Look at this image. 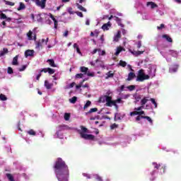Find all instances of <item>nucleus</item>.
Returning a JSON list of instances; mask_svg holds the SVG:
<instances>
[{"label":"nucleus","mask_w":181,"mask_h":181,"mask_svg":"<svg viewBox=\"0 0 181 181\" xmlns=\"http://www.w3.org/2000/svg\"><path fill=\"white\" fill-rule=\"evenodd\" d=\"M54 172L58 181H69L70 171L63 159L57 158L54 165Z\"/></svg>","instance_id":"obj_1"},{"label":"nucleus","mask_w":181,"mask_h":181,"mask_svg":"<svg viewBox=\"0 0 181 181\" xmlns=\"http://www.w3.org/2000/svg\"><path fill=\"white\" fill-rule=\"evenodd\" d=\"M156 73V66L149 65L148 69V74H145V71H144V69H140L138 71L136 81H139L142 83L143 81H145V80H149L151 77H155Z\"/></svg>","instance_id":"obj_2"},{"label":"nucleus","mask_w":181,"mask_h":181,"mask_svg":"<svg viewBox=\"0 0 181 181\" xmlns=\"http://www.w3.org/2000/svg\"><path fill=\"white\" fill-rule=\"evenodd\" d=\"M87 128L81 126V129L78 131V134L81 135V138L83 139H86L88 141H94V136L92 134H87Z\"/></svg>","instance_id":"obj_3"},{"label":"nucleus","mask_w":181,"mask_h":181,"mask_svg":"<svg viewBox=\"0 0 181 181\" xmlns=\"http://www.w3.org/2000/svg\"><path fill=\"white\" fill-rule=\"evenodd\" d=\"M45 23L47 25H52V23H53V22H54V28L55 30L57 29L59 22L57 21L56 18H54L53 14L46 13V14H45ZM52 21H53V22Z\"/></svg>","instance_id":"obj_4"},{"label":"nucleus","mask_w":181,"mask_h":181,"mask_svg":"<svg viewBox=\"0 0 181 181\" xmlns=\"http://www.w3.org/2000/svg\"><path fill=\"white\" fill-rule=\"evenodd\" d=\"M111 100H112V96H107L105 95L100 98L99 101L100 103H106V107H111V105L112 104Z\"/></svg>","instance_id":"obj_5"},{"label":"nucleus","mask_w":181,"mask_h":181,"mask_svg":"<svg viewBox=\"0 0 181 181\" xmlns=\"http://www.w3.org/2000/svg\"><path fill=\"white\" fill-rule=\"evenodd\" d=\"M49 42V38H42V40H40L38 41H35V49L37 50H40V47H42L43 45H47V42Z\"/></svg>","instance_id":"obj_6"},{"label":"nucleus","mask_w":181,"mask_h":181,"mask_svg":"<svg viewBox=\"0 0 181 181\" xmlns=\"http://www.w3.org/2000/svg\"><path fill=\"white\" fill-rule=\"evenodd\" d=\"M64 128H66V126H59L55 135H54V138H59V139H63V131H64Z\"/></svg>","instance_id":"obj_7"},{"label":"nucleus","mask_w":181,"mask_h":181,"mask_svg":"<svg viewBox=\"0 0 181 181\" xmlns=\"http://www.w3.org/2000/svg\"><path fill=\"white\" fill-rule=\"evenodd\" d=\"M143 108H144V106H142V105L139 107H135L134 108V111L130 112L131 117H132L134 115H145V112L141 110Z\"/></svg>","instance_id":"obj_8"},{"label":"nucleus","mask_w":181,"mask_h":181,"mask_svg":"<svg viewBox=\"0 0 181 181\" xmlns=\"http://www.w3.org/2000/svg\"><path fill=\"white\" fill-rule=\"evenodd\" d=\"M152 165L154 168V170L152 171V173H151V175L153 177L150 178L151 180H155V177H153V176H155V175H156V172L158 170V169H159V168H160V164H158L157 163H152Z\"/></svg>","instance_id":"obj_9"},{"label":"nucleus","mask_w":181,"mask_h":181,"mask_svg":"<svg viewBox=\"0 0 181 181\" xmlns=\"http://www.w3.org/2000/svg\"><path fill=\"white\" fill-rule=\"evenodd\" d=\"M35 3L37 6H39L41 9H45L46 6V1L47 0H32Z\"/></svg>","instance_id":"obj_10"},{"label":"nucleus","mask_w":181,"mask_h":181,"mask_svg":"<svg viewBox=\"0 0 181 181\" xmlns=\"http://www.w3.org/2000/svg\"><path fill=\"white\" fill-rule=\"evenodd\" d=\"M111 102H112V105L111 107H115V108L117 110H118V105L117 104H122V103H124L122 101V100H121V98H118L117 100H113L112 99H111Z\"/></svg>","instance_id":"obj_11"},{"label":"nucleus","mask_w":181,"mask_h":181,"mask_svg":"<svg viewBox=\"0 0 181 181\" xmlns=\"http://www.w3.org/2000/svg\"><path fill=\"white\" fill-rule=\"evenodd\" d=\"M142 97L143 95L139 93H134L133 95V100H134L135 104H136V103H139V101L141 102V100H142Z\"/></svg>","instance_id":"obj_12"},{"label":"nucleus","mask_w":181,"mask_h":181,"mask_svg":"<svg viewBox=\"0 0 181 181\" xmlns=\"http://www.w3.org/2000/svg\"><path fill=\"white\" fill-rule=\"evenodd\" d=\"M129 52L132 53V54H133V56H135L136 57L138 56H140V54H144V53L145 52V49H144L143 51H136V50H132V49H129Z\"/></svg>","instance_id":"obj_13"},{"label":"nucleus","mask_w":181,"mask_h":181,"mask_svg":"<svg viewBox=\"0 0 181 181\" xmlns=\"http://www.w3.org/2000/svg\"><path fill=\"white\" fill-rule=\"evenodd\" d=\"M27 37L28 40H36V34L35 33L30 30L27 34Z\"/></svg>","instance_id":"obj_14"},{"label":"nucleus","mask_w":181,"mask_h":181,"mask_svg":"<svg viewBox=\"0 0 181 181\" xmlns=\"http://www.w3.org/2000/svg\"><path fill=\"white\" fill-rule=\"evenodd\" d=\"M148 101H151V98H149L148 96H146V97L143 96L140 101V104L144 107L145 104L148 103Z\"/></svg>","instance_id":"obj_15"},{"label":"nucleus","mask_w":181,"mask_h":181,"mask_svg":"<svg viewBox=\"0 0 181 181\" xmlns=\"http://www.w3.org/2000/svg\"><path fill=\"white\" fill-rule=\"evenodd\" d=\"M146 7L150 8V9H155V8H158V5L153 1H148L146 3Z\"/></svg>","instance_id":"obj_16"},{"label":"nucleus","mask_w":181,"mask_h":181,"mask_svg":"<svg viewBox=\"0 0 181 181\" xmlns=\"http://www.w3.org/2000/svg\"><path fill=\"white\" fill-rule=\"evenodd\" d=\"M35 53L34 50L28 49L25 52V57H32Z\"/></svg>","instance_id":"obj_17"},{"label":"nucleus","mask_w":181,"mask_h":181,"mask_svg":"<svg viewBox=\"0 0 181 181\" xmlns=\"http://www.w3.org/2000/svg\"><path fill=\"white\" fill-rule=\"evenodd\" d=\"M110 28H111V22H107V23L103 24L102 26L103 30H110Z\"/></svg>","instance_id":"obj_18"},{"label":"nucleus","mask_w":181,"mask_h":181,"mask_svg":"<svg viewBox=\"0 0 181 181\" xmlns=\"http://www.w3.org/2000/svg\"><path fill=\"white\" fill-rule=\"evenodd\" d=\"M136 75H135V73L134 72H129V74H128V77L127 78V81H131L132 80H134V78H135Z\"/></svg>","instance_id":"obj_19"},{"label":"nucleus","mask_w":181,"mask_h":181,"mask_svg":"<svg viewBox=\"0 0 181 181\" xmlns=\"http://www.w3.org/2000/svg\"><path fill=\"white\" fill-rule=\"evenodd\" d=\"M120 38H121V31L118 30L117 34L115 35L113 37V41L118 42V40H119Z\"/></svg>","instance_id":"obj_20"},{"label":"nucleus","mask_w":181,"mask_h":181,"mask_svg":"<svg viewBox=\"0 0 181 181\" xmlns=\"http://www.w3.org/2000/svg\"><path fill=\"white\" fill-rule=\"evenodd\" d=\"M178 67H179L178 64L173 65L169 69L170 73H176V71H177Z\"/></svg>","instance_id":"obj_21"},{"label":"nucleus","mask_w":181,"mask_h":181,"mask_svg":"<svg viewBox=\"0 0 181 181\" xmlns=\"http://www.w3.org/2000/svg\"><path fill=\"white\" fill-rule=\"evenodd\" d=\"M168 54H170L171 56H173V57H177V56H179V52L175 50H169Z\"/></svg>","instance_id":"obj_22"},{"label":"nucleus","mask_w":181,"mask_h":181,"mask_svg":"<svg viewBox=\"0 0 181 181\" xmlns=\"http://www.w3.org/2000/svg\"><path fill=\"white\" fill-rule=\"evenodd\" d=\"M163 39L165 40L166 42H168L169 43H172L173 40L170 36L168 35H163L162 36Z\"/></svg>","instance_id":"obj_23"},{"label":"nucleus","mask_w":181,"mask_h":181,"mask_svg":"<svg viewBox=\"0 0 181 181\" xmlns=\"http://www.w3.org/2000/svg\"><path fill=\"white\" fill-rule=\"evenodd\" d=\"M114 19H115V21H116V22L119 26H120L121 28H124V24H122V23H121V18H119L117 16H115Z\"/></svg>","instance_id":"obj_24"},{"label":"nucleus","mask_w":181,"mask_h":181,"mask_svg":"<svg viewBox=\"0 0 181 181\" xmlns=\"http://www.w3.org/2000/svg\"><path fill=\"white\" fill-rule=\"evenodd\" d=\"M45 87H46V88L47 90H50V88H52L53 87V83H49V81H45Z\"/></svg>","instance_id":"obj_25"},{"label":"nucleus","mask_w":181,"mask_h":181,"mask_svg":"<svg viewBox=\"0 0 181 181\" xmlns=\"http://www.w3.org/2000/svg\"><path fill=\"white\" fill-rule=\"evenodd\" d=\"M8 48H4L0 51V57H3V56H5L6 53H8Z\"/></svg>","instance_id":"obj_26"},{"label":"nucleus","mask_w":181,"mask_h":181,"mask_svg":"<svg viewBox=\"0 0 181 181\" xmlns=\"http://www.w3.org/2000/svg\"><path fill=\"white\" fill-rule=\"evenodd\" d=\"M74 49H76V52L78 54L83 56V54L81 53V51H80V48L78 47V45H77V43L74 44Z\"/></svg>","instance_id":"obj_27"},{"label":"nucleus","mask_w":181,"mask_h":181,"mask_svg":"<svg viewBox=\"0 0 181 181\" xmlns=\"http://www.w3.org/2000/svg\"><path fill=\"white\" fill-rule=\"evenodd\" d=\"M122 50H124V48L122 47H118L116 49V52L115 53V56H118V54H119V53L121 52H122Z\"/></svg>","instance_id":"obj_28"},{"label":"nucleus","mask_w":181,"mask_h":181,"mask_svg":"<svg viewBox=\"0 0 181 181\" xmlns=\"http://www.w3.org/2000/svg\"><path fill=\"white\" fill-rule=\"evenodd\" d=\"M47 63H49V66H51V67H57L56 64H54V60L53 59H48L47 61Z\"/></svg>","instance_id":"obj_29"},{"label":"nucleus","mask_w":181,"mask_h":181,"mask_svg":"<svg viewBox=\"0 0 181 181\" xmlns=\"http://www.w3.org/2000/svg\"><path fill=\"white\" fill-rule=\"evenodd\" d=\"M80 71H81V73H84V74H87V72L88 71V68L86 66H81Z\"/></svg>","instance_id":"obj_30"},{"label":"nucleus","mask_w":181,"mask_h":181,"mask_svg":"<svg viewBox=\"0 0 181 181\" xmlns=\"http://www.w3.org/2000/svg\"><path fill=\"white\" fill-rule=\"evenodd\" d=\"M144 119H147L151 125H153V120L149 116H144L142 117Z\"/></svg>","instance_id":"obj_31"},{"label":"nucleus","mask_w":181,"mask_h":181,"mask_svg":"<svg viewBox=\"0 0 181 181\" xmlns=\"http://www.w3.org/2000/svg\"><path fill=\"white\" fill-rule=\"evenodd\" d=\"M76 6L79 11H82L83 12H87V9H86L83 6L80 5L78 3H76Z\"/></svg>","instance_id":"obj_32"},{"label":"nucleus","mask_w":181,"mask_h":181,"mask_svg":"<svg viewBox=\"0 0 181 181\" xmlns=\"http://www.w3.org/2000/svg\"><path fill=\"white\" fill-rule=\"evenodd\" d=\"M93 177L98 181H103V177H101L98 174H93Z\"/></svg>","instance_id":"obj_33"},{"label":"nucleus","mask_w":181,"mask_h":181,"mask_svg":"<svg viewBox=\"0 0 181 181\" xmlns=\"http://www.w3.org/2000/svg\"><path fill=\"white\" fill-rule=\"evenodd\" d=\"M49 68H44L42 69H38L36 71L37 73H48Z\"/></svg>","instance_id":"obj_34"},{"label":"nucleus","mask_w":181,"mask_h":181,"mask_svg":"<svg viewBox=\"0 0 181 181\" xmlns=\"http://www.w3.org/2000/svg\"><path fill=\"white\" fill-rule=\"evenodd\" d=\"M25 8H26V6H25L23 3L20 2V6L17 9L18 11H23V9H25Z\"/></svg>","instance_id":"obj_35"},{"label":"nucleus","mask_w":181,"mask_h":181,"mask_svg":"<svg viewBox=\"0 0 181 181\" xmlns=\"http://www.w3.org/2000/svg\"><path fill=\"white\" fill-rule=\"evenodd\" d=\"M122 118V116H121V114L119 113H116L115 115V121H119Z\"/></svg>","instance_id":"obj_36"},{"label":"nucleus","mask_w":181,"mask_h":181,"mask_svg":"<svg viewBox=\"0 0 181 181\" xmlns=\"http://www.w3.org/2000/svg\"><path fill=\"white\" fill-rule=\"evenodd\" d=\"M18 56L16 55V56L13 59V62H12L13 66H18Z\"/></svg>","instance_id":"obj_37"},{"label":"nucleus","mask_w":181,"mask_h":181,"mask_svg":"<svg viewBox=\"0 0 181 181\" xmlns=\"http://www.w3.org/2000/svg\"><path fill=\"white\" fill-rule=\"evenodd\" d=\"M74 86H76V83L73 82V83H70L69 85H66L65 86V89L66 90H69V88H73V87H74Z\"/></svg>","instance_id":"obj_38"},{"label":"nucleus","mask_w":181,"mask_h":181,"mask_svg":"<svg viewBox=\"0 0 181 181\" xmlns=\"http://www.w3.org/2000/svg\"><path fill=\"white\" fill-rule=\"evenodd\" d=\"M77 101V97L74 96L73 98L69 99V103H71V104H76V102Z\"/></svg>","instance_id":"obj_39"},{"label":"nucleus","mask_w":181,"mask_h":181,"mask_svg":"<svg viewBox=\"0 0 181 181\" xmlns=\"http://www.w3.org/2000/svg\"><path fill=\"white\" fill-rule=\"evenodd\" d=\"M106 76H107L105 77L106 79L111 78L114 77V74L111 73V71H109L106 74Z\"/></svg>","instance_id":"obj_40"},{"label":"nucleus","mask_w":181,"mask_h":181,"mask_svg":"<svg viewBox=\"0 0 181 181\" xmlns=\"http://www.w3.org/2000/svg\"><path fill=\"white\" fill-rule=\"evenodd\" d=\"M97 107L91 108L88 112H86V115H88V114H91L92 112H97Z\"/></svg>","instance_id":"obj_41"},{"label":"nucleus","mask_w":181,"mask_h":181,"mask_svg":"<svg viewBox=\"0 0 181 181\" xmlns=\"http://www.w3.org/2000/svg\"><path fill=\"white\" fill-rule=\"evenodd\" d=\"M98 55L99 56H105V51L101 50V49H98Z\"/></svg>","instance_id":"obj_42"},{"label":"nucleus","mask_w":181,"mask_h":181,"mask_svg":"<svg viewBox=\"0 0 181 181\" xmlns=\"http://www.w3.org/2000/svg\"><path fill=\"white\" fill-rule=\"evenodd\" d=\"M27 134H28V135H33V136H35V135H36V132H35L33 129H30L27 132Z\"/></svg>","instance_id":"obj_43"},{"label":"nucleus","mask_w":181,"mask_h":181,"mask_svg":"<svg viewBox=\"0 0 181 181\" xmlns=\"http://www.w3.org/2000/svg\"><path fill=\"white\" fill-rule=\"evenodd\" d=\"M150 101H151V103L153 104L154 108H158V103H156V101L155 100V99H153V98H150Z\"/></svg>","instance_id":"obj_44"},{"label":"nucleus","mask_w":181,"mask_h":181,"mask_svg":"<svg viewBox=\"0 0 181 181\" xmlns=\"http://www.w3.org/2000/svg\"><path fill=\"white\" fill-rule=\"evenodd\" d=\"M90 105H91V101L88 100L86 102V103L85 104L83 109L86 110V108H88V107H90Z\"/></svg>","instance_id":"obj_45"},{"label":"nucleus","mask_w":181,"mask_h":181,"mask_svg":"<svg viewBox=\"0 0 181 181\" xmlns=\"http://www.w3.org/2000/svg\"><path fill=\"white\" fill-rule=\"evenodd\" d=\"M127 88L129 91H134V90H135V86L131 85L127 86Z\"/></svg>","instance_id":"obj_46"},{"label":"nucleus","mask_w":181,"mask_h":181,"mask_svg":"<svg viewBox=\"0 0 181 181\" xmlns=\"http://www.w3.org/2000/svg\"><path fill=\"white\" fill-rule=\"evenodd\" d=\"M4 3L6 4V5H8L9 6H15V3L13 2H11V1H4Z\"/></svg>","instance_id":"obj_47"},{"label":"nucleus","mask_w":181,"mask_h":181,"mask_svg":"<svg viewBox=\"0 0 181 181\" xmlns=\"http://www.w3.org/2000/svg\"><path fill=\"white\" fill-rule=\"evenodd\" d=\"M119 66H121L122 67H125L127 66V63L122 60H120L119 62Z\"/></svg>","instance_id":"obj_48"},{"label":"nucleus","mask_w":181,"mask_h":181,"mask_svg":"<svg viewBox=\"0 0 181 181\" xmlns=\"http://www.w3.org/2000/svg\"><path fill=\"white\" fill-rule=\"evenodd\" d=\"M64 118L65 121H69V119H70V114L65 113Z\"/></svg>","instance_id":"obj_49"},{"label":"nucleus","mask_w":181,"mask_h":181,"mask_svg":"<svg viewBox=\"0 0 181 181\" xmlns=\"http://www.w3.org/2000/svg\"><path fill=\"white\" fill-rule=\"evenodd\" d=\"M0 100H1V101H6V100H7L6 96L4 94H1Z\"/></svg>","instance_id":"obj_50"},{"label":"nucleus","mask_w":181,"mask_h":181,"mask_svg":"<svg viewBox=\"0 0 181 181\" xmlns=\"http://www.w3.org/2000/svg\"><path fill=\"white\" fill-rule=\"evenodd\" d=\"M6 176L9 181H15V180H13V176H12V175L7 174Z\"/></svg>","instance_id":"obj_51"},{"label":"nucleus","mask_w":181,"mask_h":181,"mask_svg":"<svg viewBox=\"0 0 181 181\" xmlns=\"http://www.w3.org/2000/svg\"><path fill=\"white\" fill-rule=\"evenodd\" d=\"M67 11L70 15H74V11H73V8L71 7H69L67 8Z\"/></svg>","instance_id":"obj_52"},{"label":"nucleus","mask_w":181,"mask_h":181,"mask_svg":"<svg viewBox=\"0 0 181 181\" xmlns=\"http://www.w3.org/2000/svg\"><path fill=\"white\" fill-rule=\"evenodd\" d=\"M36 76V80H39L42 76V72H36L35 74Z\"/></svg>","instance_id":"obj_53"},{"label":"nucleus","mask_w":181,"mask_h":181,"mask_svg":"<svg viewBox=\"0 0 181 181\" xmlns=\"http://www.w3.org/2000/svg\"><path fill=\"white\" fill-rule=\"evenodd\" d=\"M26 67H28V65H23L21 68L18 69L19 71H25L26 70Z\"/></svg>","instance_id":"obj_54"},{"label":"nucleus","mask_w":181,"mask_h":181,"mask_svg":"<svg viewBox=\"0 0 181 181\" xmlns=\"http://www.w3.org/2000/svg\"><path fill=\"white\" fill-rule=\"evenodd\" d=\"M137 49H141L142 46V41L139 40L136 42Z\"/></svg>","instance_id":"obj_55"},{"label":"nucleus","mask_w":181,"mask_h":181,"mask_svg":"<svg viewBox=\"0 0 181 181\" xmlns=\"http://www.w3.org/2000/svg\"><path fill=\"white\" fill-rule=\"evenodd\" d=\"M87 76H88L89 77H94V73L93 72H90V71L88 70V71L86 72Z\"/></svg>","instance_id":"obj_56"},{"label":"nucleus","mask_w":181,"mask_h":181,"mask_svg":"<svg viewBox=\"0 0 181 181\" xmlns=\"http://www.w3.org/2000/svg\"><path fill=\"white\" fill-rule=\"evenodd\" d=\"M55 71H56L54 69H52L50 68H48V73H49V74H54Z\"/></svg>","instance_id":"obj_57"},{"label":"nucleus","mask_w":181,"mask_h":181,"mask_svg":"<svg viewBox=\"0 0 181 181\" xmlns=\"http://www.w3.org/2000/svg\"><path fill=\"white\" fill-rule=\"evenodd\" d=\"M7 73H8V74H12V73H13V69H12V68L9 66V67L8 68Z\"/></svg>","instance_id":"obj_58"},{"label":"nucleus","mask_w":181,"mask_h":181,"mask_svg":"<svg viewBox=\"0 0 181 181\" xmlns=\"http://www.w3.org/2000/svg\"><path fill=\"white\" fill-rule=\"evenodd\" d=\"M83 76H84V74H78L76 75V78H83Z\"/></svg>","instance_id":"obj_59"},{"label":"nucleus","mask_w":181,"mask_h":181,"mask_svg":"<svg viewBox=\"0 0 181 181\" xmlns=\"http://www.w3.org/2000/svg\"><path fill=\"white\" fill-rule=\"evenodd\" d=\"M105 95H107V97H112L111 95H112V91L110 90H107Z\"/></svg>","instance_id":"obj_60"},{"label":"nucleus","mask_w":181,"mask_h":181,"mask_svg":"<svg viewBox=\"0 0 181 181\" xmlns=\"http://www.w3.org/2000/svg\"><path fill=\"white\" fill-rule=\"evenodd\" d=\"M165 28V24H160V26L157 27L158 30H162Z\"/></svg>","instance_id":"obj_61"},{"label":"nucleus","mask_w":181,"mask_h":181,"mask_svg":"<svg viewBox=\"0 0 181 181\" xmlns=\"http://www.w3.org/2000/svg\"><path fill=\"white\" fill-rule=\"evenodd\" d=\"M124 90H125V86L122 85L119 87V90L118 91L122 93V91H124Z\"/></svg>","instance_id":"obj_62"},{"label":"nucleus","mask_w":181,"mask_h":181,"mask_svg":"<svg viewBox=\"0 0 181 181\" xmlns=\"http://www.w3.org/2000/svg\"><path fill=\"white\" fill-rule=\"evenodd\" d=\"M36 18H37V22H42V17L40 16V15H37Z\"/></svg>","instance_id":"obj_63"},{"label":"nucleus","mask_w":181,"mask_h":181,"mask_svg":"<svg viewBox=\"0 0 181 181\" xmlns=\"http://www.w3.org/2000/svg\"><path fill=\"white\" fill-rule=\"evenodd\" d=\"M117 127H118V125H117L116 124H113L110 126V129H115V128H117Z\"/></svg>","instance_id":"obj_64"}]
</instances>
